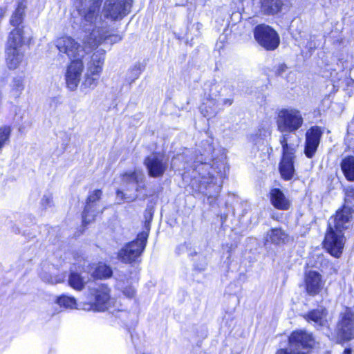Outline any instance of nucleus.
<instances>
[{
    "instance_id": "obj_1",
    "label": "nucleus",
    "mask_w": 354,
    "mask_h": 354,
    "mask_svg": "<svg viewBox=\"0 0 354 354\" xmlns=\"http://www.w3.org/2000/svg\"><path fill=\"white\" fill-rule=\"evenodd\" d=\"M101 3L102 0H93L81 21L82 30L88 32V35L84 37L83 41L85 47L90 49L97 48L106 40L114 44L122 39L119 35H108V32L104 28L101 17L98 18Z\"/></svg>"
},
{
    "instance_id": "obj_2",
    "label": "nucleus",
    "mask_w": 354,
    "mask_h": 354,
    "mask_svg": "<svg viewBox=\"0 0 354 354\" xmlns=\"http://www.w3.org/2000/svg\"><path fill=\"white\" fill-rule=\"evenodd\" d=\"M110 288L105 284L90 287L86 301L80 303V308L86 311H104L111 306Z\"/></svg>"
},
{
    "instance_id": "obj_3",
    "label": "nucleus",
    "mask_w": 354,
    "mask_h": 354,
    "mask_svg": "<svg viewBox=\"0 0 354 354\" xmlns=\"http://www.w3.org/2000/svg\"><path fill=\"white\" fill-rule=\"evenodd\" d=\"M151 218L152 216L150 214L149 219L147 218L145 223V230L138 234L135 241L127 243L118 252V258L119 260L126 263H131L140 256L146 246Z\"/></svg>"
},
{
    "instance_id": "obj_4",
    "label": "nucleus",
    "mask_w": 354,
    "mask_h": 354,
    "mask_svg": "<svg viewBox=\"0 0 354 354\" xmlns=\"http://www.w3.org/2000/svg\"><path fill=\"white\" fill-rule=\"evenodd\" d=\"M276 122L281 133H293L301 127L304 118L300 111L289 107L278 111Z\"/></svg>"
},
{
    "instance_id": "obj_5",
    "label": "nucleus",
    "mask_w": 354,
    "mask_h": 354,
    "mask_svg": "<svg viewBox=\"0 0 354 354\" xmlns=\"http://www.w3.org/2000/svg\"><path fill=\"white\" fill-rule=\"evenodd\" d=\"M290 135L283 134L280 137V144L282 147V160L280 162L279 171L281 176L285 180H290L295 174L293 160L295 158V147L288 144V140Z\"/></svg>"
},
{
    "instance_id": "obj_6",
    "label": "nucleus",
    "mask_w": 354,
    "mask_h": 354,
    "mask_svg": "<svg viewBox=\"0 0 354 354\" xmlns=\"http://www.w3.org/2000/svg\"><path fill=\"white\" fill-rule=\"evenodd\" d=\"M254 37L258 44L267 50L276 49L280 43L277 32L266 24H260L254 28Z\"/></svg>"
},
{
    "instance_id": "obj_7",
    "label": "nucleus",
    "mask_w": 354,
    "mask_h": 354,
    "mask_svg": "<svg viewBox=\"0 0 354 354\" xmlns=\"http://www.w3.org/2000/svg\"><path fill=\"white\" fill-rule=\"evenodd\" d=\"M337 333L342 340H351L354 338V310L346 307L340 313L337 325Z\"/></svg>"
},
{
    "instance_id": "obj_8",
    "label": "nucleus",
    "mask_w": 354,
    "mask_h": 354,
    "mask_svg": "<svg viewBox=\"0 0 354 354\" xmlns=\"http://www.w3.org/2000/svg\"><path fill=\"white\" fill-rule=\"evenodd\" d=\"M346 243V238L344 232L329 227L325 235L324 247L328 252L334 257L339 258L344 250Z\"/></svg>"
},
{
    "instance_id": "obj_9",
    "label": "nucleus",
    "mask_w": 354,
    "mask_h": 354,
    "mask_svg": "<svg viewBox=\"0 0 354 354\" xmlns=\"http://www.w3.org/2000/svg\"><path fill=\"white\" fill-rule=\"evenodd\" d=\"M102 195V192L100 189H95L89 192L82 214V220L84 224L94 221L98 214L102 213L104 208H102L100 205Z\"/></svg>"
},
{
    "instance_id": "obj_10",
    "label": "nucleus",
    "mask_w": 354,
    "mask_h": 354,
    "mask_svg": "<svg viewBox=\"0 0 354 354\" xmlns=\"http://www.w3.org/2000/svg\"><path fill=\"white\" fill-rule=\"evenodd\" d=\"M56 46L60 53L67 55L70 59H81L85 53V48L71 37L59 38Z\"/></svg>"
},
{
    "instance_id": "obj_11",
    "label": "nucleus",
    "mask_w": 354,
    "mask_h": 354,
    "mask_svg": "<svg viewBox=\"0 0 354 354\" xmlns=\"http://www.w3.org/2000/svg\"><path fill=\"white\" fill-rule=\"evenodd\" d=\"M132 0H124L117 3H105L102 15L103 16L113 21L122 19L128 15L132 6Z\"/></svg>"
},
{
    "instance_id": "obj_12",
    "label": "nucleus",
    "mask_w": 354,
    "mask_h": 354,
    "mask_svg": "<svg viewBox=\"0 0 354 354\" xmlns=\"http://www.w3.org/2000/svg\"><path fill=\"white\" fill-rule=\"evenodd\" d=\"M84 68V64L81 59H75L68 65L65 73V80L69 90L73 91L77 89Z\"/></svg>"
},
{
    "instance_id": "obj_13",
    "label": "nucleus",
    "mask_w": 354,
    "mask_h": 354,
    "mask_svg": "<svg viewBox=\"0 0 354 354\" xmlns=\"http://www.w3.org/2000/svg\"><path fill=\"white\" fill-rule=\"evenodd\" d=\"M144 164L149 176L158 178L162 176L167 169V162L160 155L152 154L145 159Z\"/></svg>"
},
{
    "instance_id": "obj_14",
    "label": "nucleus",
    "mask_w": 354,
    "mask_h": 354,
    "mask_svg": "<svg viewBox=\"0 0 354 354\" xmlns=\"http://www.w3.org/2000/svg\"><path fill=\"white\" fill-rule=\"evenodd\" d=\"M233 100L231 98L214 100L208 95L206 102L200 107L201 112L205 118H213L222 109L223 106H230Z\"/></svg>"
},
{
    "instance_id": "obj_15",
    "label": "nucleus",
    "mask_w": 354,
    "mask_h": 354,
    "mask_svg": "<svg viewBox=\"0 0 354 354\" xmlns=\"http://www.w3.org/2000/svg\"><path fill=\"white\" fill-rule=\"evenodd\" d=\"M354 210H350L347 206H343L341 209L337 211L336 214L331 218L328 227L344 232L348 229L351 223Z\"/></svg>"
},
{
    "instance_id": "obj_16",
    "label": "nucleus",
    "mask_w": 354,
    "mask_h": 354,
    "mask_svg": "<svg viewBox=\"0 0 354 354\" xmlns=\"http://www.w3.org/2000/svg\"><path fill=\"white\" fill-rule=\"evenodd\" d=\"M306 290L308 295L315 296L322 290L325 285L321 274L315 270L306 271L304 276Z\"/></svg>"
},
{
    "instance_id": "obj_17",
    "label": "nucleus",
    "mask_w": 354,
    "mask_h": 354,
    "mask_svg": "<svg viewBox=\"0 0 354 354\" xmlns=\"http://www.w3.org/2000/svg\"><path fill=\"white\" fill-rule=\"evenodd\" d=\"M322 131L319 127H313L306 134L305 154L308 158H312L319 146Z\"/></svg>"
},
{
    "instance_id": "obj_18",
    "label": "nucleus",
    "mask_w": 354,
    "mask_h": 354,
    "mask_svg": "<svg viewBox=\"0 0 354 354\" xmlns=\"http://www.w3.org/2000/svg\"><path fill=\"white\" fill-rule=\"evenodd\" d=\"M322 131L319 127H313L306 134L305 154L308 158H312L319 146Z\"/></svg>"
},
{
    "instance_id": "obj_19",
    "label": "nucleus",
    "mask_w": 354,
    "mask_h": 354,
    "mask_svg": "<svg viewBox=\"0 0 354 354\" xmlns=\"http://www.w3.org/2000/svg\"><path fill=\"white\" fill-rule=\"evenodd\" d=\"M289 342L290 347L295 351H299L300 346L304 349L312 347L315 344V339L312 334L301 330L295 331L291 334Z\"/></svg>"
},
{
    "instance_id": "obj_20",
    "label": "nucleus",
    "mask_w": 354,
    "mask_h": 354,
    "mask_svg": "<svg viewBox=\"0 0 354 354\" xmlns=\"http://www.w3.org/2000/svg\"><path fill=\"white\" fill-rule=\"evenodd\" d=\"M105 50L100 49L96 50L86 62V72L91 75H100L102 73L104 63Z\"/></svg>"
},
{
    "instance_id": "obj_21",
    "label": "nucleus",
    "mask_w": 354,
    "mask_h": 354,
    "mask_svg": "<svg viewBox=\"0 0 354 354\" xmlns=\"http://www.w3.org/2000/svg\"><path fill=\"white\" fill-rule=\"evenodd\" d=\"M234 88L226 82H216L211 84L209 91V95L212 99L221 100V97H231L233 95Z\"/></svg>"
},
{
    "instance_id": "obj_22",
    "label": "nucleus",
    "mask_w": 354,
    "mask_h": 354,
    "mask_svg": "<svg viewBox=\"0 0 354 354\" xmlns=\"http://www.w3.org/2000/svg\"><path fill=\"white\" fill-rule=\"evenodd\" d=\"M145 176L141 171L135 170L133 172H127L122 175V185L129 189L131 185H137L136 191L141 188L140 184L144 183Z\"/></svg>"
},
{
    "instance_id": "obj_23",
    "label": "nucleus",
    "mask_w": 354,
    "mask_h": 354,
    "mask_svg": "<svg viewBox=\"0 0 354 354\" xmlns=\"http://www.w3.org/2000/svg\"><path fill=\"white\" fill-rule=\"evenodd\" d=\"M270 201L272 205L281 210H287L290 205V201L285 196L279 189H272L270 191Z\"/></svg>"
},
{
    "instance_id": "obj_24",
    "label": "nucleus",
    "mask_w": 354,
    "mask_h": 354,
    "mask_svg": "<svg viewBox=\"0 0 354 354\" xmlns=\"http://www.w3.org/2000/svg\"><path fill=\"white\" fill-rule=\"evenodd\" d=\"M261 12L266 15H274L281 11L284 0H260Z\"/></svg>"
},
{
    "instance_id": "obj_25",
    "label": "nucleus",
    "mask_w": 354,
    "mask_h": 354,
    "mask_svg": "<svg viewBox=\"0 0 354 354\" xmlns=\"http://www.w3.org/2000/svg\"><path fill=\"white\" fill-rule=\"evenodd\" d=\"M24 55L21 49L6 48V64L10 69L17 68L24 61Z\"/></svg>"
},
{
    "instance_id": "obj_26",
    "label": "nucleus",
    "mask_w": 354,
    "mask_h": 354,
    "mask_svg": "<svg viewBox=\"0 0 354 354\" xmlns=\"http://www.w3.org/2000/svg\"><path fill=\"white\" fill-rule=\"evenodd\" d=\"M24 41V26L15 28L10 32L6 48L21 49Z\"/></svg>"
},
{
    "instance_id": "obj_27",
    "label": "nucleus",
    "mask_w": 354,
    "mask_h": 354,
    "mask_svg": "<svg viewBox=\"0 0 354 354\" xmlns=\"http://www.w3.org/2000/svg\"><path fill=\"white\" fill-rule=\"evenodd\" d=\"M327 310L324 308H320L308 313L304 317L308 322H313L319 326H325L327 323Z\"/></svg>"
},
{
    "instance_id": "obj_28",
    "label": "nucleus",
    "mask_w": 354,
    "mask_h": 354,
    "mask_svg": "<svg viewBox=\"0 0 354 354\" xmlns=\"http://www.w3.org/2000/svg\"><path fill=\"white\" fill-rule=\"evenodd\" d=\"M9 87L10 97L15 99L19 98L25 88L24 77L20 75L14 77L10 81Z\"/></svg>"
},
{
    "instance_id": "obj_29",
    "label": "nucleus",
    "mask_w": 354,
    "mask_h": 354,
    "mask_svg": "<svg viewBox=\"0 0 354 354\" xmlns=\"http://www.w3.org/2000/svg\"><path fill=\"white\" fill-rule=\"evenodd\" d=\"M288 234L281 228H273L267 232L266 241L273 244L284 243L288 240Z\"/></svg>"
},
{
    "instance_id": "obj_30",
    "label": "nucleus",
    "mask_w": 354,
    "mask_h": 354,
    "mask_svg": "<svg viewBox=\"0 0 354 354\" xmlns=\"http://www.w3.org/2000/svg\"><path fill=\"white\" fill-rule=\"evenodd\" d=\"M25 10L26 5L22 2L19 3L17 7L15 8L10 17V24L11 26L15 28L24 26L22 23L26 15Z\"/></svg>"
},
{
    "instance_id": "obj_31",
    "label": "nucleus",
    "mask_w": 354,
    "mask_h": 354,
    "mask_svg": "<svg viewBox=\"0 0 354 354\" xmlns=\"http://www.w3.org/2000/svg\"><path fill=\"white\" fill-rule=\"evenodd\" d=\"M341 167L347 180L354 181V157L345 158L341 163Z\"/></svg>"
},
{
    "instance_id": "obj_32",
    "label": "nucleus",
    "mask_w": 354,
    "mask_h": 354,
    "mask_svg": "<svg viewBox=\"0 0 354 354\" xmlns=\"http://www.w3.org/2000/svg\"><path fill=\"white\" fill-rule=\"evenodd\" d=\"M113 271L110 266L100 263L95 268L93 276L98 279H106L112 276Z\"/></svg>"
},
{
    "instance_id": "obj_33",
    "label": "nucleus",
    "mask_w": 354,
    "mask_h": 354,
    "mask_svg": "<svg viewBox=\"0 0 354 354\" xmlns=\"http://www.w3.org/2000/svg\"><path fill=\"white\" fill-rule=\"evenodd\" d=\"M100 77V75H91L89 73L85 72L81 85L82 88L94 89L98 84Z\"/></svg>"
},
{
    "instance_id": "obj_34",
    "label": "nucleus",
    "mask_w": 354,
    "mask_h": 354,
    "mask_svg": "<svg viewBox=\"0 0 354 354\" xmlns=\"http://www.w3.org/2000/svg\"><path fill=\"white\" fill-rule=\"evenodd\" d=\"M71 287L76 290H82L86 284L84 279L77 272H71L68 278Z\"/></svg>"
},
{
    "instance_id": "obj_35",
    "label": "nucleus",
    "mask_w": 354,
    "mask_h": 354,
    "mask_svg": "<svg viewBox=\"0 0 354 354\" xmlns=\"http://www.w3.org/2000/svg\"><path fill=\"white\" fill-rule=\"evenodd\" d=\"M57 303L62 307L66 308H77L76 299L73 297L68 295H62L57 299Z\"/></svg>"
},
{
    "instance_id": "obj_36",
    "label": "nucleus",
    "mask_w": 354,
    "mask_h": 354,
    "mask_svg": "<svg viewBox=\"0 0 354 354\" xmlns=\"http://www.w3.org/2000/svg\"><path fill=\"white\" fill-rule=\"evenodd\" d=\"M344 204L343 206H347L350 210H354V187H348L344 189Z\"/></svg>"
},
{
    "instance_id": "obj_37",
    "label": "nucleus",
    "mask_w": 354,
    "mask_h": 354,
    "mask_svg": "<svg viewBox=\"0 0 354 354\" xmlns=\"http://www.w3.org/2000/svg\"><path fill=\"white\" fill-rule=\"evenodd\" d=\"M41 279L50 284H57L64 281L66 276L65 274H59L55 276H52L47 273H44L41 274Z\"/></svg>"
},
{
    "instance_id": "obj_38",
    "label": "nucleus",
    "mask_w": 354,
    "mask_h": 354,
    "mask_svg": "<svg viewBox=\"0 0 354 354\" xmlns=\"http://www.w3.org/2000/svg\"><path fill=\"white\" fill-rule=\"evenodd\" d=\"M11 133L10 127L4 126L0 127V149L3 147L5 143L9 140Z\"/></svg>"
},
{
    "instance_id": "obj_39",
    "label": "nucleus",
    "mask_w": 354,
    "mask_h": 354,
    "mask_svg": "<svg viewBox=\"0 0 354 354\" xmlns=\"http://www.w3.org/2000/svg\"><path fill=\"white\" fill-rule=\"evenodd\" d=\"M41 205L47 209L53 205V196L51 194H44L41 200Z\"/></svg>"
},
{
    "instance_id": "obj_40",
    "label": "nucleus",
    "mask_w": 354,
    "mask_h": 354,
    "mask_svg": "<svg viewBox=\"0 0 354 354\" xmlns=\"http://www.w3.org/2000/svg\"><path fill=\"white\" fill-rule=\"evenodd\" d=\"M129 73H130V76H129V79L130 80L131 83L133 81H135L136 79H138V77L140 76V68L137 67V66H134L133 68H132L130 70Z\"/></svg>"
},
{
    "instance_id": "obj_41",
    "label": "nucleus",
    "mask_w": 354,
    "mask_h": 354,
    "mask_svg": "<svg viewBox=\"0 0 354 354\" xmlns=\"http://www.w3.org/2000/svg\"><path fill=\"white\" fill-rule=\"evenodd\" d=\"M122 292H123L124 295H125L128 298H132L136 295V290H135L134 288L132 286L125 287L123 289Z\"/></svg>"
},
{
    "instance_id": "obj_42",
    "label": "nucleus",
    "mask_w": 354,
    "mask_h": 354,
    "mask_svg": "<svg viewBox=\"0 0 354 354\" xmlns=\"http://www.w3.org/2000/svg\"><path fill=\"white\" fill-rule=\"evenodd\" d=\"M291 353H288L286 350L281 349L277 352L276 354H308V352L295 351L293 348H290Z\"/></svg>"
},
{
    "instance_id": "obj_43",
    "label": "nucleus",
    "mask_w": 354,
    "mask_h": 354,
    "mask_svg": "<svg viewBox=\"0 0 354 354\" xmlns=\"http://www.w3.org/2000/svg\"><path fill=\"white\" fill-rule=\"evenodd\" d=\"M116 194H117V198H120L121 201L126 199L125 194L123 193V192H122L120 190H118L116 192Z\"/></svg>"
},
{
    "instance_id": "obj_44",
    "label": "nucleus",
    "mask_w": 354,
    "mask_h": 354,
    "mask_svg": "<svg viewBox=\"0 0 354 354\" xmlns=\"http://www.w3.org/2000/svg\"><path fill=\"white\" fill-rule=\"evenodd\" d=\"M5 14V10L2 8H0V17H3Z\"/></svg>"
},
{
    "instance_id": "obj_45",
    "label": "nucleus",
    "mask_w": 354,
    "mask_h": 354,
    "mask_svg": "<svg viewBox=\"0 0 354 354\" xmlns=\"http://www.w3.org/2000/svg\"><path fill=\"white\" fill-rule=\"evenodd\" d=\"M351 349L350 348H346L344 350V354H351Z\"/></svg>"
},
{
    "instance_id": "obj_46",
    "label": "nucleus",
    "mask_w": 354,
    "mask_h": 354,
    "mask_svg": "<svg viewBox=\"0 0 354 354\" xmlns=\"http://www.w3.org/2000/svg\"><path fill=\"white\" fill-rule=\"evenodd\" d=\"M221 185H218L216 186V192L218 194L221 189Z\"/></svg>"
},
{
    "instance_id": "obj_47",
    "label": "nucleus",
    "mask_w": 354,
    "mask_h": 354,
    "mask_svg": "<svg viewBox=\"0 0 354 354\" xmlns=\"http://www.w3.org/2000/svg\"><path fill=\"white\" fill-rule=\"evenodd\" d=\"M286 68V66L281 65L280 66V69H281V71H283Z\"/></svg>"
},
{
    "instance_id": "obj_48",
    "label": "nucleus",
    "mask_w": 354,
    "mask_h": 354,
    "mask_svg": "<svg viewBox=\"0 0 354 354\" xmlns=\"http://www.w3.org/2000/svg\"><path fill=\"white\" fill-rule=\"evenodd\" d=\"M137 197H138V196H137V195H136V196H134L131 200H132V201H134V200H136V199L137 198Z\"/></svg>"
},
{
    "instance_id": "obj_49",
    "label": "nucleus",
    "mask_w": 354,
    "mask_h": 354,
    "mask_svg": "<svg viewBox=\"0 0 354 354\" xmlns=\"http://www.w3.org/2000/svg\"><path fill=\"white\" fill-rule=\"evenodd\" d=\"M211 185H212V183L209 184V185H208V188H210Z\"/></svg>"
},
{
    "instance_id": "obj_50",
    "label": "nucleus",
    "mask_w": 354,
    "mask_h": 354,
    "mask_svg": "<svg viewBox=\"0 0 354 354\" xmlns=\"http://www.w3.org/2000/svg\"><path fill=\"white\" fill-rule=\"evenodd\" d=\"M208 194H209V197L212 196L211 192H209Z\"/></svg>"
}]
</instances>
